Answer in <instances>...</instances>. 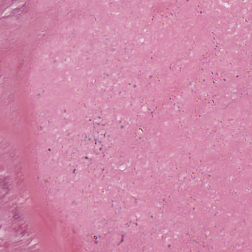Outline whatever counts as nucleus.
<instances>
[{"label":"nucleus","mask_w":252,"mask_h":252,"mask_svg":"<svg viewBox=\"0 0 252 252\" xmlns=\"http://www.w3.org/2000/svg\"><path fill=\"white\" fill-rule=\"evenodd\" d=\"M75 172H76V170H75V169H74V170L73 171V173H75Z\"/></svg>","instance_id":"3"},{"label":"nucleus","mask_w":252,"mask_h":252,"mask_svg":"<svg viewBox=\"0 0 252 252\" xmlns=\"http://www.w3.org/2000/svg\"><path fill=\"white\" fill-rule=\"evenodd\" d=\"M85 158L86 159H88V157H85Z\"/></svg>","instance_id":"4"},{"label":"nucleus","mask_w":252,"mask_h":252,"mask_svg":"<svg viewBox=\"0 0 252 252\" xmlns=\"http://www.w3.org/2000/svg\"><path fill=\"white\" fill-rule=\"evenodd\" d=\"M13 217L15 219H18L20 218V216H19V213L17 212V211L16 212H15L14 215H13Z\"/></svg>","instance_id":"2"},{"label":"nucleus","mask_w":252,"mask_h":252,"mask_svg":"<svg viewBox=\"0 0 252 252\" xmlns=\"http://www.w3.org/2000/svg\"><path fill=\"white\" fill-rule=\"evenodd\" d=\"M10 178L6 177L0 181V185L3 189L8 188V184L10 182Z\"/></svg>","instance_id":"1"}]
</instances>
